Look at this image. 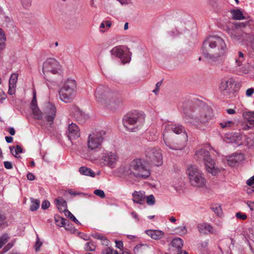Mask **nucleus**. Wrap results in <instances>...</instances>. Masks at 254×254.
<instances>
[{
  "label": "nucleus",
  "mask_w": 254,
  "mask_h": 254,
  "mask_svg": "<svg viewBox=\"0 0 254 254\" xmlns=\"http://www.w3.org/2000/svg\"><path fill=\"white\" fill-rule=\"evenodd\" d=\"M181 108L186 124L194 126L202 130L209 127L210 122L213 117L210 107L206 105H198L191 101H187L183 103Z\"/></svg>",
  "instance_id": "obj_1"
},
{
  "label": "nucleus",
  "mask_w": 254,
  "mask_h": 254,
  "mask_svg": "<svg viewBox=\"0 0 254 254\" xmlns=\"http://www.w3.org/2000/svg\"><path fill=\"white\" fill-rule=\"evenodd\" d=\"M119 170L125 176L139 180L147 179L151 175L149 165L142 158L133 159L127 166L121 167Z\"/></svg>",
  "instance_id": "obj_2"
},
{
  "label": "nucleus",
  "mask_w": 254,
  "mask_h": 254,
  "mask_svg": "<svg viewBox=\"0 0 254 254\" xmlns=\"http://www.w3.org/2000/svg\"><path fill=\"white\" fill-rule=\"evenodd\" d=\"M208 46L210 48H216L214 54L211 55L207 52H203V55L207 59L216 62L222 59L228 53V48L224 40L219 36H209L204 41L203 47Z\"/></svg>",
  "instance_id": "obj_3"
},
{
  "label": "nucleus",
  "mask_w": 254,
  "mask_h": 254,
  "mask_svg": "<svg viewBox=\"0 0 254 254\" xmlns=\"http://www.w3.org/2000/svg\"><path fill=\"white\" fill-rule=\"evenodd\" d=\"M144 121L145 115L137 111L127 114L123 119L124 127L131 132L139 130L143 125Z\"/></svg>",
  "instance_id": "obj_4"
},
{
  "label": "nucleus",
  "mask_w": 254,
  "mask_h": 254,
  "mask_svg": "<svg viewBox=\"0 0 254 254\" xmlns=\"http://www.w3.org/2000/svg\"><path fill=\"white\" fill-rule=\"evenodd\" d=\"M227 32L233 41L240 43L254 50V34L245 33L237 26L228 29Z\"/></svg>",
  "instance_id": "obj_5"
},
{
  "label": "nucleus",
  "mask_w": 254,
  "mask_h": 254,
  "mask_svg": "<svg viewBox=\"0 0 254 254\" xmlns=\"http://www.w3.org/2000/svg\"><path fill=\"white\" fill-rule=\"evenodd\" d=\"M194 159L197 161H203L206 170L213 176L217 175L221 171V169L215 165L214 160L212 159L209 152L204 149L197 150L194 156Z\"/></svg>",
  "instance_id": "obj_6"
},
{
  "label": "nucleus",
  "mask_w": 254,
  "mask_h": 254,
  "mask_svg": "<svg viewBox=\"0 0 254 254\" xmlns=\"http://www.w3.org/2000/svg\"><path fill=\"white\" fill-rule=\"evenodd\" d=\"M190 185L197 188H205L206 186V180L202 171L195 165H190L187 170Z\"/></svg>",
  "instance_id": "obj_7"
},
{
  "label": "nucleus",
  "mask_w": 254,
  "mask_h": 254,
  "mask_svg": "<svg viewBox=\"0 0 254 254\" xmlns=\"http://www.w3.org/2000/svg\"><path fill=\"white\" fill-rule=\"evenodd\" d=\"M76 87L75 80L67 79L59 90L60 100L66 103L71 102L76 94Z\"/></svg>",
  "instance_id": "obj_8"
},
{
  "label": "nucleus",
  "mask_w": 254,
  "mask_h": 254,
  "mask_svg": "<svg viewBox=\"0 0 254 254\" xmlns=\"http://www.w3.org/2000/svg\"><path fill=\"white\" fill-rule=\"evenodd\" d=\"M170 132H173L177 134L183 133L184 134L185 139V140H187L188 139V135L185 127L182 125L179 124H167L165 126L163 133V140L166 146L172 150H178L182 149L183 148L182 147H176L174 145L171 144L170 142L168 137V134Z\"/></svg>",
  "instance_id": "obj_9"
},
{
  "label": "nucleus",
  "mask_w": 254,
  "mask_h": 254,
  "mask_svg": "<svg viewBox=\"0 0 254 254\" xmlns=\"http://www.w3.org/2000/svg\"><path fill=\"white\" fill-rule=\"evenodd\" d=\"M240 87V83L237 82L232 77H227L221 80L219 89L220 91L229 98L235 96Z\"/></svg>",
  "instance_id": "obj_10"
},
{
  "label": "nucleus",
  "mask_w": 254,
  "mask_h": 254,
  "mask_svg": "<svg viewBox=\"0 0 254 254\" xmlns=\"http://www.w3.org/2000/svg\"><path fill=\"white\" fill-rule=\"evenodd\" d=\"M106 134L103 130H96L88 135L87 145L90 150L99 149L103 142Z\"/></svg>",
  "instance_id": "obj_11"
},
{
  "label": "nucleus",
  "mask_w": 254,
  "mask_h": 254,
  "mask_svg": "<svg viewBox=\"0 0 254 254\" xmlns=\"http://www.w3.org/2000/svg\"><path fill=\"white\" fill-rule=\"evenodd\" d=\"M146 162L149 165L151 163L159 166L162 164V155L160 149L157 148H148L145 150Z\"/></svg>",
  "instance_id": "obj_12"
},
{
  "label": "nucleus",
  "mask_w": 254,
  "mask_h": 254,
  "mask_svg": "<svg viewBox=\"0 0 254 254\" xmlns=\"http://www.w3.org/2000/svg\"><path fill=\"white\" fill-rule=\"evenodd\" d=\"M61 65L55 59H47L44 63L42 68L44 78L46 79V74L48 73L53 74H59L61 71Z\"/></svg>",
  "instance_id": "obj_13"
},
{
  "label": "nucleus",
  "mask_w": 254,
  "mask_h": 254,
  "mask_svg": "<svg viewBox=\"0 0 254 254\" xmlns=\"http://www.w3.org/2000/svg\"><path fill=\"white\" fill-rule=\"evenodd\" d=\"M94 96L98 102L106 103L107 100L110 101L112 98L113 93L109 87L101 85L96 88Z\"/></svg>",
  "instance_id": "obj_14"
},
{
  "label": "nucleus",
  "mask_w": 254,
  "mask_h": 254,
  "mask_svg": "<svg viewBox=\"0 0 254 254\" xmlns=\"http://www.w3.org/2000/svg\"><path fill=\"white\" fill-rule=\"evenodd\" d=\"M228 138L230 140L229 142L235 143L238 146L243 145L250 147L254 144V140L240 132H236L231 134Z\"/></svg>",
  "instance_id": "obj_15"
},
{
  "label": "nucleus",
  "mask_w": 254,
  "mask_h": 254,
  "mask_svg": "<svg viewBox=\"0 0 254 254\" xmlns=\"http://www.w3.org/2000/svg\"><path fill=\"white\" fill-rule=\"evenodd\" d=\"M119 159V157L115 152L106 151L102 154V163L110 168H114Z\"/></svg>",
  "instance_id": "obj_16"
},
{
  "label": "nucleus",
  "mask_w": 254,
  "mask_h": 254,
  "mask_svg": "<svg viewBox=\"0 0 254 254\" xmlns=\"http://www.w3.org/2000/svg\"><path fill=\"white\" fill-rule=\"evenodd\" d=\"M112 55L120 58L124 64L129 63L130 61V53L127 48L120 46L114 47L111 51Z\"/></svg>",
  "instance_id": "obj_17"
},
{
  "label": "nucleus",
  "mask_w": 254,
  "mask_h": 254,
  "mask_svg": "<svg viewBox=\"0 0 254 254\" xmlns=\"http://www.w3.org/2000/svg\"><path fill=\"white\" fill-rule=\"evenodd\" d=\"M44 112L47 121L52 122L56 114V108L55 105L50 102L45 103Z\"/></svg>",
  "instance_id": "obj_18"
},
{
  "label": "nucleus",
  "mask_w": 254,
  "mask_h": 254,
  "mask_svg": "<svg viewBox=\"0 0 254 254\" xmlns=\"http://www.w3.org/2000/svg\"><path fill=\"white\" fill-rule=\"evenodd\" d=\"M227 162L229 166L234 167L238 165L245 160V156L243 153H234L227 156Z\"/></svg>",
  "instance_id": "obj_19"
},
{
  "label": "nucleus",
  "mask_w": 254,
  "mask_h": 254,
  "mask_svg": "<svg viewBox=\"0 0 254 254\" xmlns=\"http://www.w3.org/2000/svg\"><path fill=\"white\" fill-rule=\"evenodd\" d=\"M33 99L31 103V109L33 115L34 119L38 120H42L43 114L37 106L35 91H33Z\"/></svg>",
  "instance_id": "obj_20"
},
{
  "label": "nucleus",
  "mask_w": 254,
  "mask_h": 254,
  "mask_svg": "<svg viewBox=\"0 0 254 254\" xmlns=\"http://www.w3.org/2000/svg\"><path fill=\"white\" fill-rule=\"evenodd\" d=\"M197 228L200 234L204 235L216 234L217 233V230L207 223H199L197 226Z\"/></svg>",
  "instance_id": "obj_21"
},
{
  "label": "nucleus",
  "mask_w": 254,
  "mask_h": 254,
  "mask_svg": "<svg viewBox=\"0 0 254 254\" xmlns=\"http://www.w3.org/2000/svg\"><path fill=\"white\" fill-rule=\"evenodd\" d=\"M246 123L243 124V128L249 130L254 127V111H249L243 114Z\"/></svg>",
  "instance_id": "obj_22"
},
{
  "label": "nucleus",
  "mask_w": 254,
  "mask_h": 254,
  "mask_svg": "<svg viewBox=\"0 0 254 254\" xmlns=\"http://www.w3.org/2000/svg\"><path fill=\"white\" fill-rule=\"evenodd\" d=\"M66 133L70 140L76 139L80 136L79 129L77 126L73 123L69 125Z\"/></svg>",
  "instance_id": "obj_23"
},
{
  "label": "nucleus",
  "mask_w": 254,
  "mask_h": 254,
  "mask_svg": "<svg viewBox=\"0 0 254 254\" xmlns=\"http://www.w3.org/2000/svg\"><path fill=\"white\" fill-rule=\"evenodd\" d=\"M18 76V74L13 73L11 75L9 79L8 93L11 95L15 93Z\"/></svg>",
  "instance_id": "obj_24"
},
{
  "label": "nucleus",
  "mask_w": 254,
  "mask_h": 254,
  "mask_svg": "<svg viewBox=\"0 0 254 254\" xmlns=\"http://www.w3.org/2000/svg\"><path fill=\"white\" fill-rule=\"evenodd\" d=\"M132 200L134 203L143 204L145 202V192L142 190L134 191L132 193Z\"/></svg>",
  "instance_id": "obj_25"
},
{
  "label": "nucleus",
  "mask_w": 254,
  "mask_h": 254,
  "mask_svg": "<svg viewBox=\"0 0 254 254\" xmlns=\"http://www.w3.org/2000/svg\"><path fill=\"white\" fill-rule=\"evenodd\" d=\"M74 116L81 123H84L89 118L88 115L78 108H75L74 109Z\"/></svg>",
  "instance_id": "obj_26"
},
{
  "label": "nucleus",
  "mask_w": 254,
  "mask_h": 254,
  "mask_svg": "<svg viewBox=\"0 0 254 254\" xmlns=\"http://www.w3.org/2000/svg\"><path fill=\"white\" fill-rule=\"evenodd\" d=\"M145 233L148 236L154 240L160 239L164 235L163 231L159 230H146Z\"/></svg>",
  "instance_id": "obj_27"
},
{
  "label": "nucleus",
  "mask_w": 254,
  "mask_h": 254,
  "mask_svg": "<svg viewBox=\"0 0 254 254\" xmlns=\"http://www.w3.org/2000/svg\"><path fill=\"white\" fill-rule=\"evenodd\" d=\"M55 201L56 202L57 208L60 211L64 212L65 214V211L68 210L67 209V206L66 202L62 197H58L56 198Z\"/></svg>",
  "instance_id": "obj_28"
},
{
  "label": "nucleus",
  "mask_w": 254,
  "mask_h": 254,
  "mask_svg": "<svg viewBox=\"0 0 254 254\" xmlns=\"http://www.w3.org/2000/svg\"><path fill=\"white\" fill-rule=\"evenodd\" d=\"M57 225L59 227H64L65 229L69 230L71 227L69 224L67 225L68 221L64 218L57 217L55 218Z\"/></svg>",
  "instance_id": "obj_29"
},
{
  "label": "nucleus",
  "mask_w": 254,
  "mask_h": 254,
  "mask_svg": "<svg viewBox=\"0 0 254 254\" xmlns=\"http://www.w3.org/2000/svg\"><path fill=\"white\" fill-rule=\"evenodd\" d=\"M79 172L83 175L94 177L95 176V173L90 168L86 167H81L79 169Z\"/></svg>",
  "instance_id": "obj_30"
},
{
  "label": "nucleus",
  "mask_w": 254,
  "mask_h": 254,
  "mask_svg": "<svg viewBox=\"0 0 254 254\" xmlns=\"http://www.w3.org/2000/svg\"><path fill=\"white\" fill-rule=\"evenodd\" d=\"M112 22L110 20L103 21L99 26V31L100 32L104 33L108 30L111 26Z\"/></svg>",
  "instance_id": "obj_31"
},
{
  "label": "nucleus",
  "mask_w": 254,
  "mask_h": 254,
  "mask_svg": "<svg viewBox=\"0 0 254 254\" xmlns=\"http://www.w3.org/2000/svg\"><path fill=\"white\" fill-rule=\"evenodd\" d=\"M171 245L178 250L181 249L183 246V240L180 238H176L171 242Z\"/></svg>",
  "instance_id": "obj_32"
},
{
  "label": "nucleus",
  "mask_w": 254,
  "mask_h": 254,
  "mask_svg": "<svg viewBox=\"0 0 254 254\" xmlns=\"http://www.w3.org/2000/svg\"><path fill=\"white\" fill-rule=\"evenodd\" d=\"M233 19L242 20L245 19V17L241 10L239 9H233L231 11Z\"/></svg>",
  "instance_id": "obj_33"
},
{
  "label": "nucleus",
  "mask_w": 254,
  "mask_h": 254,
  "mask_svg": "<svg viewBox=\"0 0 254 254\" xmlns=\"http://www.w3.org/2000/svg\"><path fill=\"white\" fill-rule=\"evenodd\" d=\"M10 151L11 154L15 157H19L18 155L19 153H21L23 152V149L20 146L17 145L15 147L14 146H10L9 147Z\"/></svg>",
  "instance_id": "obj_34"
},
{
  "label": "nucleus",
  "mask_w": 254,
  "mask_h": 254,
  "mask_svg": "<svg viewBox=\"0 0 254 254\" xmlns=\"http://www.w3.org/2000/svg\"><path fill=\"white\" fill-rule=\"evenodd\" d=\"M6 37L3 30L0 28V52L4 50L6 46Z\"/></svg>",
  "instance_id": "obj_35"
},
{
  "label": "nucleus",
  "mask_w": 254,
  "mask_h": 254,
  "mask_svg": "<svg viewBox=\"0 0 254 254\" xmlns=\"http://www.w3.org/2000/svg\"><path fill=\"white\" fill-rule=\"evenodd\" d=\"M31 205L30 206V210L34 211L37 210L40 206V200L38 199H34V198H31Z\"/></svg>",
  "instance_id": "obj_36"
},
{
  "label": "nucleus",
  "mask_w": 254,
  "mask_h": 254,
  "mask_svg": "<svg viewBox=\"0 0 254 254\" xmlns=\"http://www.w3.org/2000/svg\"><path fill=\"white\" fill-rule=\"evenodd\" d=\"M176 233L180 236H183L187 233V229L185 226H181L176 228Z\"/></svg>",
  "instance_id": "obj_37"
},
{
  "label": "nucleus",
  "mask_w": 254,
  "mask_h": 254,
  "mask_svg": "<svg viewBox=\"0 0 254 254\" xmlns=\"http://www.w3.org/2000/svg\"><path fill=\"white\" fill-rule=\"evenodd\" d=\"M96 249V246L93 241L86 243L85 245V249L87 251H93Z\"/></svg>",
  "instance_id": "obj_38"
},
{
  "label": "nucleus",
  "mask_w": 254,
  "mask_h": 254,
  "mask_svg": "<svg viewBox=\"0 0 254 254\" xmlns=\"http://www.w3.org/2000/svg\"><path fill=\"white\" fill-rule=\"evenodd\" d=\"M64 215L68 217L72 221L78 225H80L79 221L75 218V217L69 211L66 210L65 212Z\"/></svg>",
  "instance_id": "obj_39"
},
{
  "label": "nucleus",
  "mask_w": 254,
  "mask_h": 254,
  "mask_svg": "<svg viewBox=\"0 0 254 254\" xmlns=\"http://www.w3.org/2000/svg\"><path fill=\"white\" fill-rule=\"evenodd\" d=\"M211 209L214 212L217 214L218 216L221 217L222 215V210L220 206L216 205L213 206L211 207Z\"/></svg>",
  "instance_id": "obj_40"
},
{
  "label": "nucleus",
  "mask_w": 254,
  "mask_h": 254,
  "mask_svg": "<svg viewBox=\"0 0 254 254\" xmlns=\"http://www.w3.org/2000/svg\"><path fill=\"white\" fill-rule=\"evenodd\" d=\"M234 123L232 121H223L220 123V126L222 128H228L231 127Z\"/></svg>",
  "instance_id": "obj_41"
},
{
  "label": "nucleus",
  "mask_w": 254,
  "mask_h": 254,
  "mask_svg": "<svg viewBox=\"0 0 254 254\" xmlns=\"http://www.w3.org/2000/svg\"><path fill=\"white\" fill-rule=\"evenodd\" d=\"M146 203L149 205H153L155 203L154 196L152 194H150L146 197Z\"/></svg>",
  "instance_id": "obj_42"
},
{
  "label": "nucleus",
  "mask_w": 254,
  "mask_h": 254,
  "mask_svg": "<svg viewBox=\"0 0 254 254\" xmlns=\"http://www.w3.org/2000/svg\"><path fill=\"white\" fill-rule=\"evenodd\" d=\"M8 239V237L7 234L3 235L0 238V249L7 242Z\"/></svg>",
  "instance_id": "obj_43"
},
{
  "label": "nucleus",
  "mask_w": 254,
  "mask_h": 254,
  "mask_svg": "<svg viewBox=\"0 0 254 254\" xmlns=\"http://www.w3.org/2000/svg\"><path fill=\"white\" fill-rule=\"evenodd\" d=\"M23 7L25 8H28L31 5L32 0H20Z\"/></svg>",
  "instance_id": "obj_44"
},
{
  "label": "nucleus",
  "mask_w": 254,
  "mask_h": 254,
  "mask_svg": "<svg viewBox=\"0 0 254 254\" xmlns=\"http://www.w3.org/2000/svg\"><path fill=\"white\" fill-rule=\"evenodd\" d=\"M94 193L102 198H104L105 197V194L104 191L101 190H95L94 191Z\"/></svg>",
  "instance_id": "obj_45"
},
{
  "label": "nucleus",
  "mask_w": 254,
  "mask_h": 254,
  "mask_svg": "<svg viewBox=\"0 0 254 254\" xmlns=\"http://www.w3.org/2000/svg\"><path fill=\"white\" fill-rule=\"evenodd\" d=\"M236 217L237 218L242 220H245L247 218V215L245 213H242L241 212H238L236 213Z\"/></svg>",
  "instance_id": "obj_46"
},
{
  "label": "nucleus",
  "mask_w": 254,
  "mask_h": 254,
  "mask_svg": "<svg viewBox=\"0 0 254 254\" xmlns=\"http://www.w3.org/2000/svg\"><path fill=\"white\" fill-rule=\"evenodd\" d=\"M0 225H7L5 216L0 213Z\"/></svg>",
  "instance_id": "obj_47"
},
{
  "label": "nucleus",
  "mask_w": 254,
  "mask_h": 254,
  "mask_svg": "<svg viewBox=\"0 0 254 254\" xmlns=\"http://www.w3.org/2000/svg\"><path fill=\"white\" fill-rule=\"evenodd\" d=\"M50 205V203L48 200H44L43 201L41 205V207L43 209H47Z\"/></svg>",
  "instance_id": "obj_48"
},
{
  "label": "nucleus",
  "mask_w": 254,
  "mask_h": 254,
  "mask_svg": "<svg viewBox=\"0 0 254 254\" xmlns=\"http://www.w3.org/2000/svg\"><path fill=\"white\" fill-rule=\"evenodd\" d=\"M254 93V88H250L246 90V95L247 97H251Z\"/></svg>",
  "instance_id": "obj_49"
},
{
  "label": "nucleus",
  "mask_w": 254,
  "mask_h": 254,
  "mask_svg": "<svg viewBox=\"0 0 254 254\" xmlns=\"http://www.w3.org/2000/svg\"><path fill=\"white\" fill-rule=\"evenodd\" d=\"M247 205L252 211H254V201H247Z\"/></svg>",
  "instance_id": "obj_50"
},
{
  "label": "nucleus",
  "mask_w": 254,
  "mask_h": 254,
  "mask_svg": "<svg viewBox=\"0 0 254 254\" xmlns=\"http://www.w3.org/2000/svg\"><path fill=\"white\" fill-rule=\"evenodd\" d=\"M92 236L94 239H96L97 240H100L101 241L102 239H103V238L104 237V236L102 235V234H100L97 233L92 234Z\"/></svg>",
  "instance_id": "obj_51"
},
{
  "label": "nucleus",
  "mask_w": 254,
  "mask_h": 254,
  "mask_svg": "<svg viewBox=\"0 0 254 254\" xmlns=\"http://www.w3.org/2000/svg\"><path fill=\"white\" fill-rule=\"evenodd\" d=\"M42 242L40 241L39 238L37 237L35 246L36 251H37L40 249V248L42 246Z\"/></svg>",
  "instance_id": "obj_52"
},
{
  "label": "nucleus",
  "mask_w": 254,
  "mask_h": 254,
  "mask_svg": "<svg viewBox=\"0 0 254 254\" xmlns=\"http://www.w3.org/2000/svg\"><path fill=\"white\" fill-rule=\"evenodd\" d=\"M79 237L84 240L85 241H87L89 239V237L87 234L83 233H79Z\"/></svg>",
  "instance_id": "obj_53"
},
{
  "label": "nucleus",
  "mask_w": 254,
  "mask_h": 254,
  "mask_svg": "<svg viewBox=\"0 0 254 254\" xmlns=\"http://www.w3.org/2000/svg\"><path fill=\"white\" fill-rule=\"evenodd\" d=\"M3 164L4 167L7 169H11L12 168V165L10 162L4 161Z\"/></svg>",
  "instance_id": "obj_54"
},
{
  "label": "nucleus",
  "mask_w": 254,
  "mask_h": 254,
  "mask_svg": "<svg viewBox=\"0 0 254 254\" xmlns=\"http://www.w3.org/2000/svg\"><path fill=\"white\" fill-rule=\"evenodd\" d=\"M247 184L249 186H251L254 184V176L251 177L247 181Z\"/></svg>",
  "instance_id": "obj_55"
},
{
  "label": "nucleus",
  "mask_w": 254,
  "mask_h": 254,
  "mask_svg": "<svg viewBox=\"0 0 254 254\" xmlns=\"http://www.w3.org/2000/svg\"><path fill=\"white\" fill-rule=\"evenodd\" d=\"M116 246L119 249H122L123 248V243L121 241H115Z\"/></svg>",
  "instance_id": "obj_56"
},
{
  "label": "nucleus",
  "mask_w": 254,
  "mask_h": 254,
  "mask_svg": "<svg viewBox=\"0 0 254 254\" xmlns=\"http://www.w3.org/2000/svg\"><path fill=\"white\" fill-rule=\"evenodd\" d=\"M244 60V58H240V57H238V59H236V63L237 64L238 66H240L242 65V63Z\"/></svg>",
  "instance_id": "obj_57"
},
{
  "label": "nucleus",
  "mask_w": 254,
  "mask_h": 254,
  "mask_svg": "<svg viewBox=\"0 0 254 254\" xmlns=\"http://www.w3.org/2000/svg\"><path fill=\"white\" fill-rule=\"evenodd\" d=\"M66 192H68L69 194H71V195H79V194H81V192H77V191H73V190H72L71 189H68L66 191Z\"/></svg>",
  "instance_id": "obj_58"
},
{
  "label": "nucleus",
  "mask_w": 254,
  "mask_h": 254,
  "mask_svg": "<svg viewBox=\"0 0 254 254\" xmlns=\"http://www.w3.org/2000/svg\"><path fill=\"white\" fill-rule=\"evenodd\" d=\"M27 178L30 181H33L35 179V177L33 174L31 173H28L27 175Z\"/></svg>",
  "instance_id": "obj_59"
},
{
  "label": "nucleus",
  "mask_w": 254,
  "mask_h": 254,
  "mask_svg": "<svg viewBox=\"0 0 254 254\" xmlns=\"http://www.w3.org/2000/svg\"><path fill=\"white\" fill-rule=\"evenodd\" d=\"M131 215L132 217V218L135 220V221L136 222L139 221V220L138 214L135 211H132L131 213Z\"/></svg>",
  "instance_id": "obj_60"
},
{
  "label": "nucleus",
  "mask_w": 254,
  "mask_h": 254,
  "mask_svg": "<svg viewBox=\"0 0 254 254\" xmlns=\"http://www.w3.org/2000/svg\"><path fill=\"white\" fill-rule=\"evenodd\" d=\"M113 249L110 248H107L103 251V254H112Z\"/></svg>",
  "instance_id": "obj_61"
},
{
  "label": "nucleus",
  "mask_w": 254,
  "mask_h": 254,
  "mask_svg": "<svg viewBox=\"0 0 254 254\" xmlns=\"http://www.w3.org/2000/svg\"><path fill=\"white\" fill-rule=\"evenodd\" d=\"M101 242L102 244L105 246H108L109 243V241L104 236L103 237V239L101 240Z\"/></svg>",
  "instance_id": "obj_62"
},
{
  "label": "nucleus",
  "mask_w": 254,
  "mask_h": 254,
  "mask_svg": "<svg viewBox=\"0 0 254 254\" xmlns=\"http://www.w3.org/2000/svg\"><path fill=\"white\" fill-rule=\"evenodd\" d=\"M8 132L11 135H14L15 133V129L12 127H10L8 128Z\"/></svg>",
  "instance_id": "obj_63"
},
{
  "label": "nucleus",
  "mask_w": 254,
  "mask_h": 254,
  "mask_svg": "<svg viewBox=\"0 0 254 254\" xmlns=\"http://www.w3.org/2000/svg\"><path fill=\"white\" fill-rule=\"evenodd\" d=\"M5 139L8 143H11L13 141V137L11 136H5Z\"/></svg>",
  "instance_id": "obj_64"
}]
</instances>
